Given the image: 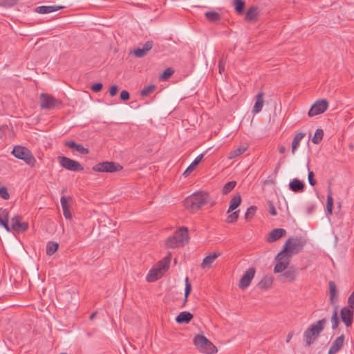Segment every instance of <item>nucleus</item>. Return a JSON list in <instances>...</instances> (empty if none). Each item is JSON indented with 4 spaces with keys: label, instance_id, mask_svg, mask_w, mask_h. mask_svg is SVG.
Masks as SVG:
<instances>
[{
    "label": "nucleus",
    "instance_id": "obj_18",
    "mask_svg": "<svg viewBox=\"0 0 354 354\" xmlns=\"http://www.w3.org/2000/svg\"><path fill=\"white\" fill-rule=\"evenodd\" d=\"M263 96L264 93L263 91H259L256 95V102L252 109V113L254 114L258 113L261 111L263 106Z\"/></svg>",
    "mask_w": 354,
    "mask_h": 354
},
{
    "label": "nucleus",
    "instance_id": "obj_3",
    "mask_svg": "<svg viewBox=\"0 0 354 354\" xmlns=\"http://www.w3.org/2000/svg\"><path fill=\"white\" fill-rule=\"evenodd\" d=\"M326 324L325 318L319 320L315 324L310 325L304 333V340L306 342V346L309 347L313 344L319 337L321 332L324 330Z\"/></svg>",
    "mask_w": 354,
    "mask_h": 354
},
{
    "label": "nucleus",
    "instance_id": "obj_58",
    "mask_svg": "<svg viewBox=\"0 0 354 354\" xmlns=\"http://www.w3.org/2000/svg\"><path fill=\"white\" fill-rule=\"evenodd\" d=\"M97 313V311H94V312H93V313L90 315L89 319H90L91 320H93V318L95 317V316L96 315Z\"/></svg>",
    "mask_w": 354,
    "mask_h": 354
},
{
    "label": "nucleus",
    "instance_id": "obj_23",
    "mask_svg": "<svg viewBox=\"0 0 354 354\" xmlns=\"http://www.w3.org/2000/svg\"><path fill=\"white\" fill-rule=\"evenodd\" d=\"M273 283V278L272 276H265L258 283V287L261 290L269 289Z\"/></svg>",
    "mask_w": 354,
    "mask_h": 354
},
{
    "label": "nucleus",
    "instance_id": "obj_45",
    "mask_svg": "<svg viewBox=\"0 0 354 354\" xmlns=\"http://www.w3.org/2000/svg\"><path fill=\"white\" fill-rule=\"evenodd\" d=\"M0 218L3 221H9V212L6 209L0 208Z\"/></svg>",
    "mask_w": 354,
    "mask_h": 354
},
{
    "label": "nucleus",
    "instance_id": "obj_19",
    "mask_svg": "<svg viewBox=\"0 0 354 354\" xmlns=\"http://www.w3.org/2000/svg\"><path fill=\"white\" fill-rule=\"evenodd\" d=\"M304 183L298 178H294L289 183V188L294 192H301L304 189Z\"/></svg>",
    "mask_w": 354,
    "mask_h": 354
},
{
    "label": "nucleus",
    "instance_id": "obj_53",
    "mask_svg": "<svg viewBox=\"0 0 354 354\" xmlns=\"http://www.w3.org/2000/svg\"><path fill=\"white\" fill-rule=\"evenodd\" d=\"M153 43L152 41H146L142 48L148 53L153 47Z\"/></svg>",
    "mask_w": 354,
    "mask_h": 354
},
{
    "label": "nucleus",
    "instance_id": "obj_34",
    "mask_svg": "<svg viewBox=\"0 0 354 354\" xmlns=\"http://www.w3.org/2000/svg\"><path fill=\"white\" fill-rule=\"evenodd\" d=\"M156 89V86L153 84H150L147 86H145L140 92V95L142 97H147L151 93H153Z\"/></svg>",
    "mask_w": 354,
    "mask_h": 354
},
{
    "label": "nucleus",
    "instance_id": "obj_21",
    "mask_svg": "<svg viewBox=\"0 0 354 354\" xmlns=\"http://www.w3.org/2000/svg\"><path fill=\"white\" fill-rule=\"evenodd\" d=\"M340 317L346 327H349L352 325L353 311H340Z\"/></svg>",
    "mask_w": 354,
    "mask_h": 354
},
{
    "label": "nucleus",
    "instance_id": "obj_1",
    "mask_svg": "<svg viewBox=\"0 0 354 354\" xmlns=\"http://www.w3.org/2000/svg\"><path fill=\"white\" fill-rule=\"evenodd\" d=\"M306 244V239L303 236L288 238L283 245V250L277 255V264L274 268L275 273L284 271L288 266L290 259L294 254L300 252Z\"/></svg>",
    "mask_w": 354,
    "mask_h": 354
},
{
    "label": "nucleus",
    "instance_id": "obj_48",
    "mask_svg": "<svg viewBox=\"0 0 354 354\" xmlns=\"http://www.w3.org/2000/svg\"><path fill=\"white\" fill-rule=\"evenodd\" d=\"M314 176L315 175H314L313 171H308V183L311 186H314L317 183L316 180L314 178Z\"/></svg>",
    "mask_w": 354,
    "mask_h": 354
},
{
    "label": "nucleus",
    "instance_id": "obj_33",
    "mask_svg": "<svg viewBox=\"0 0 354 354\" xmlns=\"http://www.w3.org/2000/svg\"><path fill=\"white\" fill-rule=\"evenodd\" d=\"M59 244L56 242L49 241L46 245V254L53 255L58 249Z\"/></svg>",
    "mask_w": 354,
    "mask_h": 354
},
{
    "label": "nucleus",
    "instance_id": "obj_27",
    "mask_svg": "<svg viewBox=\"0 0 354 354\" xmlns=\"http://www.w3.org/2000/svg\"><path fill=\"white\" fill-rule=\"evenodd\" d=\"M248 148V146L246 145H241L236 149L231 151L229 153L228 158L233 159L235 158L241 154H243Z\"/></svg>",
    "mask_w": 354,
    "mask_h": 354
},
{
    "label": "nucleus",
    "instance_id": "obj_46",
    "mask_svg": "<svg viewBox=\"0 0 354 354\" xmlns=\"http://www.w3.org/2000/svg\"><path fill=\"white\" fill-rule=\"evenodd\" d=\"M0 196L5 200H8L9 198L10 195L6 187L0 188Z\"/></svg>",
    "mask_w": 354,
    "mask_h": 354
},
{
    "label": "nucleus",
    "instance_id": "obj_9",
    "mask_svg": "<svg viewBox=\"0 0 354 354\" xmlns=\"http://www.w3.org/2000/svg\"><path fill=\"white\" fill-rule=\"evenodd\" d=\"M40 107L41 109L52 110L61 104V101L48 93H41Z\"/></svg>",
    "mask_w": 354,
    "mask_h": 354
},
{
    "label": "nucleus",
    "instance_id": "obj_8",
    "mask_svg": "<svg viewBox=\"0 0 354 354\" xmlns=\"http://www.w3.org/2000/svg\"><path fill=\"white\" fill-rule=\"evenodd\" d=\"M97 172H109L113 173L122 169V167L117 162L105 161L94 165L92 168Z\"/></svg>",
    "mask_w": 354,
    "mask_h": 354
},
{
    "label": "nucleus",
    "instance_id": "obj_10",
    "mask_svg": "<svg viewBox=\"0 0 354 354\" xmlns=\"http://www.w3.org/2000/svg\"><path fill=\"white\" fill-rule=\"evenodd\" d=\"M58 160L60 165L67 170L72 171H81L84 169V167L79 162L70 158L59 156Z\"/></svg>",
    "mask_w": 354,
    "mask_h": 354
},
{
    "label": "nucleus",
    "instance_id": "obj_28",
    "mask_svg": "<svg viewBox=\"0 0 354 354\" xmlns=\"http://www.w3.org/2000/svg\"><path fill=\"white\" fill-rule=\"evenodd\" d=\"M306 136L305 133L300 132L295 135V136L293 138L292 142V153H295V151L297 149L298 147L299 146L300 141L304 138V137Z\"/></svg>",
    "mask_w": 354,
    "mask_h": 354
},
{
    "label": "nucleus",
    "instance_id": "obj_38",
    "mask_svg": "<svg viewBox=\"0 0 354 354\" xmlns=\"http://www.w3.org/2000/svg\"><path fill=\"white\" fill-rule=\"evenodd\" d=\"M257 208L256 206L252 205V206L249 207L245 214V218L246 220H249V219L252 218L254 216V214L257 212Z\"/></svg>",
    "mask_w": 354,
    "mask_h": 354
},
{
    "label": "nucleus",
    "instance_id": "obj_35",
    "mask_svg": "<svg viewBox=\"0 0 354 354\" xmlns=\"http://www.w3.org/2000/svg\"><path fill=\"white\" fill-rule=\"evenodd\" d=\"M324 136V131L321 129H318L316 130L313 138H312V142L314 144H319L320 141L322 140Z\"/></svg>",
    "mask_w": 354,
    "mask_h": 354
},
{
    "label": "nucleus",
    "instance_id": "obj_29",
    "mask_svg": "<svg viewBox=\"0 0 354 354\" xmlns=\"http://www.w3.org/2000/svg\"><path fill=\"white\" fill-rule=\"evenodd\" d=\"M333 207V198L331 188L329 186L328 188V195L326 201V210L329 214H332Z\"/></svg>",
    "mask_w": 354,
    "mask_h": 354
},
{
    "label": "nucleus",
    "instance_id": "obj_50",
    "mask_svg": "<svg viewBox=\"0 0 354 354\" xmlns=\"http://www.w3.org/2000/svg\"><path fill=\"white\" fill-rule=\"evenodd\" d=\"M185 283L186 284H185V297H187V295L189 294V292L191 291V288H192L191 284L189 282L188 277H186V279H185Z\"/></svg>",
    "mask_w": 354,
    "mask_h": 354
},
{
    "label": "nucleus",
    "instance_id": "obj_54",
    "mask_svg": "<svg viewBox=\"0 0 354 354\" xmlns=\"http://www.w3.org/2000/svg\"><path fill=\"white\" fill-rule=\"evenodd\" d=\"M118 86H116V85L111 86V88H110V91H109L110 95L112 96V97L115 95L117 92H118Z\"/></svg>",
    "mask_w": 354,
    "mask_h": 354
},
{
    "label": "nucleus",
    "instance_id": "obj_17",
    "mask_svg": "<svg viewBox=\"0 0 354 354\" xmlns=\"http://www.w3.org/2000/svg\"><path fill=\"white\" fill-rule=\"evenodd\" d=\"M65 146L70 149H74L82 155H86L89 153V150L85 148L82 145L77 144L73 140H68L65 142Z\"/></svg>",
    "mask_w": 354,
    "mask_h": 354
},
{
    "label": "nucleus",
    "instance_id": "obj_41",
    "mask_svg": "<svg viewBox=\"0 0 354 354\" xmlns=\"http://www.w3.org/2000/svg\"><path fill=\"white\" fill-rule=\"evenodd\" d=\"M348 307L345 306L342 308L341 310H349L348 308L354 309V291L351 293L348 299Z\"/></svg>",
    "mask_w": 354,
    "mask_h": 354
},
{
    "label": "nucleus",
    "instance_id": "obj_37",
    "mask_svg": "<svg viewBox=\"0 0 354 354\" xmlns=\"http://www.w3.org/2000/svg\"><path fill=\"white\" fill-rule=\"evenodd\" d=\"M234 7L237 13L243 12L245 8V1L243 0H234Z\"/></svg>",
    "mask_w": 354,
    "mask_h": 354
},
{
    "label": "nucleus",
    "instance_id": "obj_6",
    "mask_svg": "<svg viewBox=\"0 0 354 354\" xmlns=\"http://www.w3.org/2000/svg\"><path fill=\"white\" fill-rule=\"evenodd\" d=\"M194 344L201 353L213 354L217 351L216 347L203 335L198 334L193 339Z\"/></svg>",
    "mask_w": 354,
    "mask_h": 354
},
{
    "label": "nucleus",
    "instance_id": "obj_40",
    "mask_svg": "<svg viewBox=\"0 0 354 354\" xmlns=\"http://www.w3.org/2000/svg\"><path fill=\"white\" fill-rule=\"evenodd\" d=\"M174 72V71L171 68H167L163 71L160 77L162 80H167L173 75Z\"/></svg>",
    "mask_w": 354,
    "mask_h": 354
},
{
    "label": "nucleus",
    "instance_id": "obj_13",
    "mask_svg": "<svg viewBox=\"0 0 354 354\" xmlns=\"http://www.w3.org/2000/svg\"><path fill=\"white\" fill-rule=\"evenodd\" d=\"M255 274V268L253 267L249 268L244 274L242 276L239 281V286L241 289L248 288Z\"/></svg>",
    "mask_w": 354,
    "mask_h": 354
},
{
    "label": "nucleus",
    "instance_id": "obj_14",
    "mask_svg": "<svg viewBox=\"0 0 354 354\" xmlns=\"http://www.w3.org/2000/svg\"><path fill=\"white\" fill-rule=\"evenodd\" d=\"M286 231L283 228H276L272 230L267 237V241L269 243H273L280 238L285 236Z\"/></svg>",
    "mask_w": 354,
    "mask_h": 354
},
{
    "label": "nucleus",
    "instance_id": "obj_16",
    "mask_svg": "<svg viewBox=\"0 0 354 354\" xmlns=\"http://www.w3.org/2000/svg\"><path fill=\"white\" fill-rule=\"evenodd\" d=\"M344 344V335H342L333 342L329 350L328 354H335L337 353Z\"/></svg>",
    "mask_w": 354,
    "mask_h": 354
},
{
    "label": "nucleus",
    "instance_id": "obj_22",
    "mask_svg": "<svg viewBox=\"0 0 354 354\" xmlns=\"http://www.w3.org/2000/svg\"><path fill=\"white\" fill-rule=\"evenodd\" d=\"M193 318V315L187 312L182 311L176 317V321L178 324H187Z\"/></svg>",
    "mask_w": 354,
    "mask_h": 354
},
{
    "label": "nucleus",
    "instance_id": "obj_43",
    "mask_svg": "<svg viewBox=\"0 0 354 354\" xmlns=\"http://www.w3.org/2000/svg\"><path fill=\"white\" fill-rule=\"evenodd\" d=\"M332 328H336L339 324V319L337 317V311H333V316L331 317Z\"/></svg>",
    "mask_w": 354,
    "mask_h": 354
},
{
    "label": "nucleus",
    "instance_id": "obj_52",
    "mask_svg": "<svg viewBox=\"0 0 354 354\" xmlns=\"http://www.w3.org/2000/svg\"><path fill=\"white\" fill-rule=\"evenodd\" d=\"M0 225L3 226L6 230L8 232H11L12 228L11 226L10 227L8 225V221H3L1 218H0Z\"/></svg>",
    "mask_w": 354,
    "mask_h": 354
},
{
    "label": "nucleus",
    "instance_id": "obj_49",
    "mask_svg": "<svg viewBox=\"0 0 354 354\" xmlns=\"http://www.w3.org/2000/svg\"><path fill=\"white\" fill-rule=\"evenodd\" d=\"M102 84L100 82H97L92 85L91 89L93 92L98 93L102 90Z\"/></svg>",
    "mask_w": 354,
    "mask_h": 354
},
{
    "label": "nucleus",
    "instance_id": "obj_42",
    "mask_svg": "<svg viewBox=\"0 0 354 354\" xmlns=\"http://www.w3.org/2000/svg\"><path fill=\"white\" fill-rule=\"evenodd\" d=\"M70 197L62 196L60 199L61 205L62 209H66L69 208L68 201H71Z\"/></svg>",
    "mask_w": 354,
    "mask_h": 354
},
{
    "label": "nucleus",
    "instance_id": "obj_25",
    "mask_svg": "<svg viewBox=\"0 0 354 354\" xmlns=\"http://www.w3.org/2000/svg\"><path fill=\"white\" fill-rule=\"evenodd\" d=\"M329 286V296L332 304H335L337 301V290L334 281H330L328 283Z\"/></svg>",
    "mask_w": 354,
    "mask_h": 354
},
{
    "label": "nucleus",
    "instance_id": "obj_5",
    "mask_svg": "<svg viewBox=\"0 0 354 354\" xmlns=\"http://www.w3.org/2000/svg\"><path fill=\"white\" fill-rule=\"evenodd\" d=\"M189 241L188 229L186 227H181L175 234L169 236L166 241V245L169 248H176L183 246Z\"/></svg>",
    "mask_w": 354,
    "mask_h": 354
},
{
    "label": "nucleus",
    "instance_id": "obj_31",
    "mask_svg": "<svg viewBox=\"0 0 354 354\" xmlns=\"http://www.w3.org/2000/svg\"><path fill=\"white\" fill-rule=\"evenodd\" d=\"M258 16L257 9L255 7H250L246 12L245 19L248 21H253L257 19Z\"/></svg>",
    "mask_w": 354,
    "mask_h": 354
},
{
    "label": "nucleus",
    "instance_id": "obj_57",
    "mask_svg": "<svg viewBox=\"0 0 354 354\" xmlns=\"http://www.w3.org/2000/svg\"><path fill=\"white\" fill-rule=\"evenodd\" d=\"M279 153H283L285 152V151H286V148H285V147H283V146H281V147H279Z\"/></svg>",
    "mask_w": 354,
    "mask_h": 354
},
{
    "label": "nucleus",
    "instance_id": "obj_4",
    "mask_svg": "<svg viewBox=\"0 0 354 354\" xmlns=\"http://www.w3.org/2000/svg\"><path fill=\"white\" fill-rule=\"evenodd\" d=\"M170 261V254L166 256L162 260L158 261V263L149 270L146 277L147 281L149 282H153L161 278L165 270L169 268Z\"/></svg>",
    "mask_w": 354,
    "mask_h": 354
},
{
    "label": "nucleus",
    "instance_id": "obj_59",
    "mask_svg": "<svg viewBox=\"0 0 354 354\" xmlns=\"http://www.w3.org/2000/svg\"><path fill=\"white\" fill-rule=\"evenodd\" d=\"M292 337V334L289 333L287 336L286 342H289L290 340L291 339Z\"/></svg>",
    "mask_w": 354,
    "mask_h": 354
},
{
    "label": "nucleus",
    "instance_id": "obj_51",
    "mask_svg": "<svg viewBox=\"0 0 354 354\" xmlns=\"http://www.w3.org/2000/svg\"><path fill=\"white\" fill-rule=\"evenodd\" d=\"M120 97L122 100L123 101H127L129 99L130 97V95H129V93L126 91V90H123L122 91H121L120 93Z\"/></svg>",
    "mask_w": 354,
    "mask_h": 354
},
{
    "label": "nucleus",
    "instance_id": "obj_36",
    "mask_svg": "<svg viewBox=\"0 0 354 354\" xmlns=\"http://www.w3.org/2000/svg\"><path fill=\"white\" fill-rule=\"evenodd\" d=\"M236 185V181H230L225 184V185L223 187V194H227L231 191L233 190V189L235 187Z\"/></svg>",
    "mask_w": 354,
    "mask_h": 354
},
{
    "label": "nucleus",
    "instance_id": "obj_47",
    "mask_svg": "<svg viewBox=\"0 0 354 354\" xmlns=\"http://www.w3.org/2000/svg\"><path fill=\"white\" fill-rule=\"evenodd\" d=\"M225 62H226V57H225L223 55L218 62V68H219L220 73H222V72L225 70Z\"/></svg>",
    "mask_w": 354,
    "mask_h": 354
},
{
    "label": "nucleus",
    "instance_id": "obj_20",
    "mask_svg": "<svg viewBox=\"0 0 354 354\" xmlns=\"http://www.w3.org/2000/svg\"><path fill=\"white\" fill-rule=\"evenodd\" d=\"M64 6H41L36 8V11L39 14H48L53 12L57 11L64 8Z\"/></svg>",
    "mask_w": 354,
    "mask_h": 354
},
{
    "label": "nucleus",
    "instance_id": "obj_56",
    "mask_svg": "<svg viewBox=\"0 0 354 354\" xmlns=\"http://www.w3.org/2000/svg\"><path fill=\"white\" fill-rule=\"evenodd\" d=\"M69 208L68 209H63V214H64V217L66 218V219H71L72 216H71V212H69Z\"/></svg>",
    "mask_w": 354,
    "mask_h": 354
},
{
    "label": "nucleus",
    "instance_id": "obj_2",
    "mask_svg": "<svg viewBox=\"0 0 354 354\" xmlns=\"http://www.w3.org/2000/svg\"><path fill=\"white\" fill-rule=\"evenodd\" d=\"M209 195L204 192H195L189 196L184 201V206L186 209L194 212L201 209L209 201Z\"/></svg>",
    "mask_w": 354,
    "mask_h": 354
},
{
    "label": "nucleus",
    "instance_id": "obj_32",
    "mask_svg": "<svg viewBox=\"0 0 354 354\" xmlns=\"http://www.w3.org/2000/svg\"><path fill=\"white\" fill-rule=\"evenodd\" d=\"M205 16L210 22H216L221 19V15L215 11H208L205 13Z\"/></svg>",
    "mask_w": 354,
    "mask_h": 354
},
{
    "label": "nucleus",
    "instance_id": "obj_30",
    "mask_svg": "<svg viewBox=\"0 0 354 354\" xmlns=\"http://www.w3.org/2000/svg\"><path fill=\"white\" fill-rule=\"evenodd\" d=\"M297 274V270L293 268H290L287 270H286L283 274L282 277L287 279L289 281H293L295 279Z\"/></svg>",
    "mask_w": 354,
    "mask_h": 354
},
{
    "label": "nucleus",
    "instance_id": "obj_11",
    "mask_svg": "<svg viewBox=\"0 0 354 354\" xmlns=\"http://www.w3.org/2000/svg\"><path fill=\"white\" fill-rule=\"evenodd\" d=\"M328 107V102L326 100H319L316 101L310 109L308 115L309 117H313L323 113Z\"/></svg>",
    "mask_w": 354,
    "mask_h": 354
},
{
    "label": "nucleus",
    "instance_id": "obj_24",
    "mask_svg": "<svg viewBox=\"0 0 354 354\" xmlns=\"http://www.w3.org/2000/svg\"><path fill=\"white\" fill-rule=\"evenodd\" d=\"M241 203V196L239 194H236L233 196L230 202V205L227 213H230L236 209Z\"/></svg>",
    "mask_w": 354,
    "mask_h": 354
},
{
    "label": "nucleus",
    "instance_id": "obj_12",
    "mask_svg": "<svg viewBox=\"0 0 354 354\" xmlns=\"http://www.w3.org/2000/svg\"><path fill=\"white\" fill-rule=\"evenodd\" d=\"M11 228L13 231L22 233L28 229V223L27 222H21L20 216H15L11 219Z\"/></svg>",
    "mask_w": 354,
    "mask_h": 354
},
{
    "label": "nucleus",
    "instance_id": "obj_15",
    "mask_svg": "<svg viewBox=\"0 0 354 354\" xmlns=\"http://www.w3.org/2000/svg\"><path fill=\"white\" fill-rule=\"evenodd\" d=\"M221 254L218 252H214L213 253H209L208 255L204 257L201 264V267L203 269L205 268H209L212 266V263L218 257H220Z\"/></svg>",
    "mask_w": 354,
    "mask_h": 354
},
{
    "label": "nucleus",
    "instance_id": "obj_26",
    "mask_svg": "<svg viewBox=\"0 0 354 354\" xmlns=\"http://www.w3.org/2000/svg\"><path fill=\"white\" fill-rule=\"evenodd\" d=\"M203 158V153L198 155L194 159V160L189 165V166L186 169V170L183 173V175L185 177L188 176L191 174V172H192L194 171L195 167L197 166L201 162Z\"/></svg>",
    "mask_w": 354,
    "mask_h": 354
},
{
    "label": "nucleus",
    "instance_id": "obj_55",
    "mask_svg": "<svg viewBox=\"0 0 354 354\" xmlns=\"http://www.w3.org/2000/svg\"><path fill=\"white\" fill-rule=\"evenodd\" d=\"M269 208H270L269 212L271 215H272V216L277 215V210L272 203H270Z\"/></svg>",
    "mask_w": 354,
    "mask_h": 354
},
{
    "label": "nucleus",
    "instance_id": "obj_39",
    "mask_svg": "<svg viewBox=\"0 0 354 354\" xmlns=\"http://www.w3.org/2000/svg\"><path fill=\"white\" fill-rule=\"evenodd\" d=\"M239 212L240 210H236L234 212H232L231 214H230L227 218V223H233L236 222L239 216Z\"/></svg>",
    "mask_w": 354,
    "mask_h": 354
},
{
    "label": "nucleus",
    "instance_id": "obj_44",
    "mask_svg": "<svg viewBox=\"0 0 354 354\" xmlns=\"http://www.w3.org/2000/svg\"><path fill=\"white\" fill-rule=\"evenodd\" d=\"M147 54V52L143 48H136L133 50V55L137 57H142Z\"/></svg>",
    "mask_w": 354,
    "mask_h": 354
},
{
    "label": "nucleus",
    "instance_id": "obj_7",
    "mask_svg": "<svg viewBox=\"0 0 354 354\" xmlns=\"http://www.w3.org/2000/svg\"><path fill=\"white\" fill-rule=\"evenodd\" d=\"M12 154L18 159L24 160L28 165L34 167L36 162L32 153L26 147L22 146L14 147Z\"/></svg>",
    "mask_w": 354,
    "mask_h": 354
}]
</instances>
